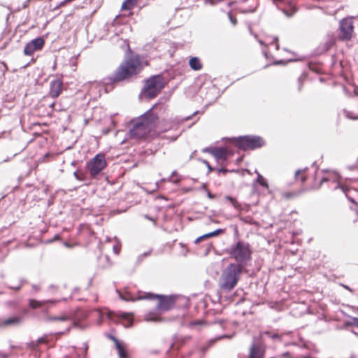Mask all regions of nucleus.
I'll use <instances>...</instances> for the list:
<instances>
[{"label":"nucleus","mask_w":358,"mask_h":358,"mask_svg":"<svg viewBox=\"0 0 358 358\" xmlns=\"http://www.w3.org/2000/svg\"><path fill=\"white\" fill-rule=\"evenodd\" d=\"M108 317L113 320V322H120L122 324V325L125 327H130L133 324V317L132 314L121 313H115L113 312L108 311L107 313Z\"/></svg>","instance_id":"nucleus-10"},{"label":"nucleus","mask_w":358,"mask_h":358,"mask_svg":"<svg viewBox=\"0 0 358 358\" xmlns=\"http://www.w3.org/2000/svg\"><path fill=\"white\" fill-rule=\"evenodd\" d=\"M0 358H7V355L6 354L0 353Z\"/></svg>","instance_id":"nucleus-36"},{"label":"nucleus","mask_w":358,"mask_h":358,"mask_svg":"<svg viewBox=\"0 0 358 358\" xmlns=\"http://www.w3.org/2000/svg\"><path fill=\"white\" fill-rule=\"evenodd\" d=\"M356 335H358V333L357 332H355V331H352Z\"/></svg>","instance_id":"nucleus-45"},{"label":"nucleus","mask_w":358,"mask_h":358,"mask_svg":"<svg viewBox=\"0 0 358 358\" xmlns=\"http://www.w3.org/2000/svg\"><path fill=\"white\" fill-rule=\"evenodd\" d=\"M142 69L138 56H133L124 61L114 74V81H121L133 75L137 74Z\"/></svg>","instance_id":"nucleus-3"},{"label":"nucleus","mask_w":358,"mask_h":358,"mask_svg":"<svg viewBox=\"0 0 358 358\" xmlns=\"http://www.w3.org/2000/svg\"><path fill=\"white\" fill-rule=\"evenodd\" d=\"M88 169L90 174L95 177L101 173L102 170L106 166V161L104 155H96L89 163Z\"/></svg>","instance_id":"nucleus-8"},{"label":"nucleus","mask_w":358,"mask_h":358,"mask_svg":"<svg viewBox=\"0 0 358 358\" xmlns=\"http://www.w3.org/2000/svg\"><path fill=\"white\" fill-rule=\"evenodd\" d=\"M255 173L257 175L256 182H258L260 185L268 189V184L267 183L266 179L257 170H255Z\"/></svg>","instance_id":"nucleus-21"},{"label":"nucleus","mask_w":358,"mask_h":358,"mask_svg":"<svg viewBox=\"0 0 358 358\" xmlns=\"http://www.w3.org/2000/svg\"><path fill=\"white\" fill-rule=\"evenodd\" d=\"M243 268V266L236 264H230L226 267L219 281L221 289L227 292L234 289L240 279Z\"/></svg>","instance_id":"nucleus-2"},{"label":"nucleus","mask_w":358,"mask_h":358,"mask_svg":"<svg viewBox=\"0 0 358 358\" xmlns=\"http://www.w3.org/2000/svg\"><path fill=\"white\" fill-rule=\"evenodd\" d=\"M164 87V81L160 76H155L148 79L143 87L141 95L152 99L157 95Z\"/></svg>","instance_id":"nucleus-5"},{"label":"nucleus","mask_w":358,"mask_h":358,"mask_svg":"<svg viewBox=\"0 0 358 358\" xmlns=\"http://www.w3.org/2000/svg\"><path fill=\"white\" fill-rule=\"evenodd\" d=\"M231 257L234 259L239 264L243 266L250 258V250L247 243L238 242L232 246L229 252Z\"/></svg>","instance_id":"nucleus-6"},{"label":"nucleus","mask_w":358,"mask_h":358,"mask_svg":"<svg viewBox=\"0 0 358 358\" xmlns=\"http://www.w3.org/2000/svg\"><path fill=\"white\" fill-rule=\"evenodd\" d=\"M189 118H190V117H186L184 120H189Z\"/></svg>","instance_id":"nucleus-44"},{"label":"nucleus","mask_w":358,"mask_h":358,"mask_svg":"<svg viewBox=\"0 0 358 358\" xmlns=\"http://www.w3.org/2000/svg\"><path fill=\"white\" fill-rule=\"evenodd\" d=\"M226 199L229 201L231 203V205L236 209H238L240 208V204L237 202V201L234 199L233 197H231L229 196H227L225 197Z\"/></svg>","instance_id":"nucleus-25"},{"label":"nucleus","mask_w":358,"mask_h":358,"mask_svg":"<svg viewBox=\"0 0 358 358\" xmlns=\"http://www.w3.org/2000/svg\"><path fill=\"white\" fill-rule=\"evenodd\" d=\"M227 171V170L224 169H219V172L226 173Z\"/></svg>","instance_id":"nucleus-37"},{"label":"nucleus","mask_w":358,"mask_h":358,"mask_svg":"<svg viewBox=\"0 0 358 358\" xmlns=\"http://www.w3.org/2000/svg\"><path fill=\"white\" fill-rule=\"evenodd\" d=\"M49 303H54L55 301H37V300H34V299H30L29 300V306L31 308L34 309V308H41L43 306H45V304Z\"/></svg>","instance_id":"nucleus-19"},{"label":"nucleus","mask_w":358,"mask_h":358,"mask_svg":"<svg viewBox=\"0 0 358 358\" xmlns=\"http://www.w3.org/2000/svg\"><path fill=\"white\" fill-rule=\"evenodd\" d=\"M341 176L338 173L332 171H327L326 175L323 177L322 180V183L326 181H333L334 182L338 183V188H341L343 192H345V188L340 183Z\"/></svg>","instance_id":"nucleus-12"},{"label":"nucleus","mask_w":358,"mask_h":358,"mask_svg":"<svg viewBox=\"0 0 358 358\" xmlns=\"http://www.w3.org/2000/svg\"><path fill=\"white\" fill-rule=\"evenodd\" d=\"M235 144L244 150L260 148L264 145L263 140L255 136H240L234 139Z\"/></svg>","instance_id":"nucleus-7"},{"label":"nucleus","mask_w":358,"mask_h":358,"mask_svg":"<svg viewBox=\"0 0 358 358\" xmlns=\"http://www.w3.org/2000/svg\"><path fill=\"white\" fill-rule=\"evenodd\" d=\"M113 251H114V252H115L116 255H118V254H119V252H120V248H119L117 245H114V246H113Z\"/></svg>","instance_id":"nucleus-30"},{"label":"nucleus","mask_w":358,"mask_h":358,"mask_svg":"<svg viewBox=\"0 0 358 358\" xmlns=\"http://www.w3.org/2000/svg\"><path fill=\"white\" fill-rule=\"evenodd\" d=\"M62 82L60 80H55L50 83V94L52 97H57L62 91Z\"/></svg>","instance_id":"nucleus-14"},{"label":"nucleus","mask_w":358,"mask_h":358,"mask_svg":"<svg viewBox=\"0 0 358 358\" xmlns=\"http://www.w3.org/2000/svg\"><path fill=\"white\" fill-rule=\"evenodd\" d=\"M210 152L217 161L222 164L227 161L229 156V152L225 148H215L211 150Z\"/></svg>","instance_id":"nucleus-13"},{"label":"nucleus","mask_w":358,"mask_h":358,"mask_svg":"<svg viewBox=\"0 0 358 358\" xmlns=\"http://www.w3.org/2000/svg\"><path fill=\"white\" fill-rule=\"evenodd\" d=\"M304 171V170H298L295 173L296 178L300 179L302 182L306 180V177L304 176H301V174Z\"/></svg>","instance_id":"nucleus-26"},{"label":"nucleus","mask_w":358,"mask_h":358,"mask_svg":"<svg viewBox=\"0 0 358 358\" xmlns=\"http://www.w3.org/2000/svg\"><path fill=\"white\" fill-rule=\"evenodd\" d=\"M352 202H354V200L352 199H349Z\"/></svg>","instance_id":"nucleus-46"},{"label":"nucleus","mask_w":358,"mask_h":358,"mask_svg":"<svg viewBox=\"0 0 358 358\" xmlns=\"http://www.w3.org/2000/svg\"><path fill=\"white\" fill-rule=\"evenodd\" d=\"M189 65L192 69L199 71L202 69V64L198 57H191L189 60Z\"/></svg>","instance_id":"nucleus-18"},{"label":"nucleus","mask_w":358,"mask_h":358,"mask_svg":"<svg viewBox=\"0 0 358 358\" xmlns=\"http://www.w3.org/2000/svg\"><path fill=\"white\" fill-rule=\"evenodd\" d=\"M120 297L126 301L135 300H141V299H158L159 301L157 303V309L162 311H166L171 308L174 305V300L171 296H162L160 295H154L150 293H145L142 295H139V296L136 299L133 298L129 294L127 296H124L120 294Z\"/></svg>","instance_id":"nucleus-4"},{"label":"nucleus","mask_w":358,"mask_h":358,"mask_svg":"<svg viewBox=\"0 0 358 358\" xmlns=\"http://www.w3.org/2000/svg\"><path fill=\"white\" fill-rule=\"evenodd\" d=\"M44 39L41 37L35 38L28 43L24 49V53L26 55H31L34 52L41 50L44 45Z\"/></svg>","instance_id":"nucleus-11"},{"label":"nucleus","mask_w":358,"mask_h":358,"mask_svg":"<svg viewBox=\"0 0 358 358\" xmlns=\"http://www.w3.org/2000/svg\"><path fill=\"white\" fill-rule=\"evenodd\" d=\"M145 320L149 322H157L158 317L157 315H152L149 314L145 316Z\"/></svg>","instance_id":"nucleus-27"},{"label":"nucleus","mask_w":358,"mask_h":358,"mask_svg":"<svg viewBox=\"0 0 358 358\" xmlns=\"http://www.w3.org/2000/svg\"><path fill=\"white\" fill-rule=\"evenodd\" d=\"M264 350L262 347L257 345H252L250 348V358H262Z\"/></svg>","instance_id":"nucleus-16"},{"label":"nucleus","mask_w":358,"mask_h":358,"mask_svg":"<svg viewBox=\"0 0 358 358\" xmlns=\"http://www.w3.org/2000/svg\"><path fill=\"white\" fill-rule=\"evenodd\" d=\"M49 321H59V322H64L67 320H70V317L67 315H63L59 317H48L47 318Z\"/></svg>","instance_id":"nucleus-23"},{"label":"nucleus","mask_w":358,"mask_h":358,"mask_svg":"<svg viewBox=\"0 0 358 358\" xmlns=\"http://www.w3.org/2000/svg\"><path fill=\"white\" fill-rule=\"evenodd\" d=\"M345 115L348 118L351 119V120H357L358 119V116L352 115V113L350 112H346Z\"/></svg>","instance_id":"nucleus-29"},{"label":"nucleus","mask_w":358,"mask_h":358,"mask_svg":"<svg viewBox=\"0 0 358 358\" xmlns=\"http://www.w3.org/2000/svg\"><path fill=\"white\" fill-rule=\"evenodd\" d=\"M87 348H88V346L86 344H85V351H87Z\"/></svg>","instance_id":"nucleus-42"},{"label":"nucleus","mask_w":358,"mask_h":358,"mask_svg":"<svg viewBox=\"0 0 358 358\" xmlns=\"http://www.w3.org/2000/svg\"><path fill=\"white\" fill-rule=\"evenodd\" d=\"M180 181V179H176L175 180H173L174 183H178Z\"/></svg>","instance_id":"nucleus-40"},{"label":"nucleus","mask_w":358,"mask_h":358,"mask_svg":"<svg viewBox=\"0 0 358 358\" xmlns=\"http://www.w3.org/2000/svg\"><path fill=\"white\" fill-rule=\"evenodd\" d=\"M228 15H229V19L230 22H231V24L233 25H236L237 23L236 19L231 13H229Z\"/></svg>","instance_id":"nucleus-28"},{"label":"nucleus","mask_w":358,"mask_h":358,"mask_svg":"<svg viewBox=\"0 0 358 358\" xmlns=\"http://www.w3.org/2000/svg\"><path fill=\"white\" fill-rule=\"evenodd\" d=\"M176 174V171L173 172V173H172V176H175Z\"/></svg>","instance_id":"nucleus-43"},{"label":"nucleus","mask_w":358,"mask_h":358,"mask_svg":"<svg viewBox=\"0 0 358 358\" xmlns=\"http://www.w3.org/2000/svg\"><path fill=\"white\" fill-rule=\"evenodd\" d=\"M45 338H41L38 339V341H37L31 343V348L33 350H36V349H37V348H38V345H39V344H41V343H45Z\"/></svg>","instance_id":"nucleus-24"},{"label":"nucleus","mask_w":358,"mask_h":358,"mask_svg":"<svg viewBox=\"0 0 358 358\" xmlns=\"http://www.w3.org/2000/svg\"><path fill=\"white\" fill-rule=\"evenodd\" d=\"M222 232V230L221 229H217L213 232H210V233H208V234H204L200 237H199L196 240V243H199L201 240L204 239V238H210V237H213V236H217L218 234H220V233Z\"/></svg>","instance_id":"nucleus-20"},{"label":"nucleus","mask_w":358,"mask_h":358,"mask_svg":"<svg viewBox=\"0 0 358 358\" xmlns=\"http://www.w3.org/2000/svg\"><path fill=\"white\" fill-rule=\"evenodd\" d=\"M354 27L352 19L345 18L340 22L338 38L342 41H349L353 34Z\"/></svg>","instance_id":"nucleus-9"},{"label":"nucleus","mask_w":358,"mask_h":358,"mask_svg":"<svg viewBox=\"0 0 358 358\" xmlns=\"http://www.w3.org/2000/svg\"><path fill=\"white\" fill-rule=\"evenodd\" d=\"M274 42L275 43V47H276V49L278 50L279 48V45L277 43L278 42V38L277 37H275Z\"/></svg>","instance_id":"nucleus-34"},{"label":"nucleus","mask_w":358,"mask_h":358,"mask_svg":"<svg viewBox=\"0 0 358 358\" xmlns=\"http://www.w3.org/2000/svg\"><path fill=\"white\" fill-rule=\"evenodd\" d=\"M157 115L150 110L134 120L129 129L131 137L136 139L146 138L154 129L159 127L157 124Z\"/></svg>","instance_id":"nucleus-1"},{"label":"nucleus","mask_w":358,"mask_h":358,"mask_svg":"<svg viewBox=\"0 0 358 358\" xmlns=\"http://www.w3.org/2000/svg\"><path fill=\"white\" fill-rule=\"evenodd\" d=\"M306 358H308V357H306Z\"/></svg>","instance_id":"nucleus-47"},{"label":"nucleus","mask_w":358,"mask_h":358,"mask_svg":"<svg viewBox=\"0 0 358 358\" xmlns=\"http://www.w3.org/2000/svg\"><path fill=\"white\" fill-rule=\"evenodd\" d=\"M22 321L20 317H12L0 321V327H8L19 324Z\"/></svg>","instance_id":"nucleus-15"},{"label":"nucleus","mask_w":358,"mask_h":358,"mask_svg":"<svg viewBox=\"0 0 358 358\" xmlns=\"http://www.w3.org/2000/svg\"><path fill=\"white\" fill-rule=\"evenodd\" d=\"M355 324L358 326V319H355Z\"/></svg>","instance_id":"nucleus-41"},{"label":"nucleus","mask_w":358,"mask_h":358,"mask_svg":"<svg viewBox=\"0 0 358 358\" xmlns=\"http://www.w3.org/2000/svg\"><path fill=\"white\" fill-rule=\"evenodd\" d=\"M137 1L138 0H126L122 3V10H129V9H131L132 7H134L136 4Z\"/></svg>","instance_id":"nucleus-22"},{"label":"nucleus","mask_w":358,"mask_h":358,"mask_svg":"<svg viewBox=\"0 0 358 358\" xmlns=\"http://www.w3.org/2000/svg\"><path fill=\"white\" fill-rule=\"evenodd\" d=\"M169 128H170V127H166V128H164V129L160 128V129H159V130H161V131H163V130H164V131H166V130H167V129H169Z\"/></svg>","instance_id":"nucleus-39"},{"label":"nucleus","mask_w":358,"mask_h":358,"mask_svg":"<svg viewBox=\"0 0 358 358\" xmlns=\"http://www.w3.org/2000/svg\"><path fill=\"white\" fill-rule=\"evenodd\" d=\"M97 313H98V314H99V317H100V319H99V324H101V322H102V316H103V313H102V312H101V310H97Z\"/></svg>","instance_id":"nucleus-31"},{"label":"nucleus","mask_w":358,"mask_h":358,"mask_svg":"<svg viewBox=\"0 0 358 358\" xmlns=\"http://www.w3.org/2000/svg\"><path fill=\"white\" fill-rule=\"evenodd\" d=\"M111 340H113L115 344L116 348L118 352V355L120 358H127V352L124 349V346L122 343H121L117 338L114 336H110Z\"/></svg>","instance_id":"nucleus-17"},{"label":"nucleus","mask_w":358,"mask_h":358,"mask_svg":"<svg viewBox=\"0 0 358 358\" xmlns=\"http://www.w3.org/2000/svg\"><path fill=\"white\" fill-rule=\"evenodd\" d=\"M74 176H76V178L77 179L80 180V178H79L78 174V173H77V172H75V173H74Z\"/></svg>","instance_id":"nucleus-38"},{"label":"nucleus","mask_w":358,"mask_h":358,"mask_svg":"<svg viewBox=\"0 0 358 358\" xmlns=\"http://www.w3.org/2000/svg\"><path fill=\"white\" fill-rule=\"evenodd\" d=\"M203 162L207 166V167L208 168L209 171H212L213 170V168L210 166V165L209 164V163L208 162L204 161Z\"/></svg>","instance_id":"nucleus-33"},{"label":"nucleus","mask_w":358,"mask_h":358,"mask_svg":"<svg viewBox=\"0 0 358 358\" xmlns=\"http://www.w3.org/2000/svg\"><path fill=\"white\" fill-rule=\"evenodd\" d=\"M72 324L74 327L78 328H83V327L77 322H72Z\"/></svg>","instance_id":"nucleus-32"},{"label":"nucleus","mask_w":358,"mask_h":358,"mask_svg":"<svg viewBox=\"0 0 358 358\" xmlns=\"http://www.w3.org/2000/svg\"><path fill=\"white\" fill-rule=\"evenodd\" d=\"M208 196L210 199H213V198H214V195H213L210 192H208Z\"/></svg>","instance_id":"nucleus-35"}]
</instances>
